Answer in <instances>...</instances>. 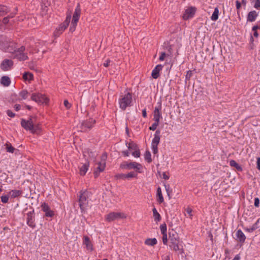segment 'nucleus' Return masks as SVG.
Instances as JSON below:
<instances>
[{"label": "nucleus", "mask_w": 260, "mask_h": 260, "mask_svg": "<svg viewBox=\"0 0 260 260\" xmlns=\"http://www.w3.org/2000/svg\"><path fill=\"white\" fill-rule=\"evenodd\" d=\"M153 216L154 218V220L157 222L161 220V216L159 213L157 212L155 208H153L152 209Z\"/></svg>", "instance_id": "nucleus-27"}, {"label": "nucleus", "mask_w": 260, "mask_h": 260, "mask_svg": "<svg viewBox=\"0 0 260 260\" xmlns=\"http://www.w3.org/2000/svg\"><path fill=\"white\" fill-rule=\"evenodd\" d=\"M1 83L4 86H8L11 83V80L8 76H3L1 79Z\"/></svg>", "instance_id": "nucleus-22"}, {"label": "nucleus", "mask_w": 260, "mask_h": 260, "mask_svg": "<svg viewBox=\"0 0 260 260\" xmlns=\"http://www.w3.org/2000/svg\"><path fill=\"white\" fill-rule=\"evenodd\" d=\"M1 201L3 203H7L8 202V200H9V197L8 196H3L1 197Z\"/></svg>", "instance_id": "nucleus-42"}, {"label": "nucleus", "mask_w": 260, "mask_h": 260, "mask_svg": "<svg viewBox=\"0 0 260 260\" xmlns=\"http://www.w3.org/2000/svg\"><path fill=\"white\" fill-rule=\"evenodd\" d=\"M218 9L217 8H216L215 9H214V11L213 12V13H212V17H216V16H218Z\"/></svg>", "instance_id": "nucleus-51"}, {"label": "nucleus", "mask_w": 260, "mask_h": 260, "mask_svg": "<svg viewBox=\"0 0 260 260\" xmlns=\"http://www.w3.org/2000/svg\"><path fill=\"white\" fill-rule=\"evenodd\" d=\"M81 14V9L79 7V5L78 4L76 9L75 10L73 16H80Z\"/></svg>", "instance_id": "nucleus-38"}, {"label": "nucleus", "mask_w": 260, "mask_h": 260, "mask_svg": "<svg viewBox=\"0 0 260 260\" xmlns=\"http://www.w3.org/2000/svg\"><path fill=\"white\" fill-rule=\"evenodd\" d=\"M71 21V17H67L66 20L57 27L53 33L54 37H58L68 27Z\"/></svg>", "instance_id": "nucleus-8"}, {"label": "nucleus", "mask_w": 260, "mask_h": 260, "mask_svg": "<svg viewBox=\"0 0 260 260\" xmlns=\"http://www.w3.org/2000/svg\"><path fill=\"white\" fill-rule=\"evenodd\" d=\"M236 235L237 240L241 243H244L246 239V236L241 230H238L236 232Z\"/></svg>", "instance_id": "nucleus-20"}, {"label": "nucleus", "mask_w": 260, "mask_h": 260, "mask_svg": "<svg viewBox=\"0 0 260 260\" xmlns=\"http://www.w3.org/2000/svg\"><path fill=\"white\" fill-rule=\"evenodd\" d=\"M126 217V215L124 213L111 212L105 215V219L106 221L111 222L119 219H125Z\"/></svg>", "instance_id": "nucleus-7"}, {"label": "nucleus", "mask_w": 260, "mask_h": 260, "mask_svg": "<svg viewBox=\"0 0 260 260\" xmlns=\"http://www.w3.org/2000/svg\"><path fill=\"white\" fill-rule=\"evenodd\" d=\"M161 105L156 107L154 110L153 119L155 121L159 122V119L161 117Z\"/></svg>", "instance_id": "nucleus-18"}, {"label": "nucleus", "mask_w": 260, "mask_h": 260, "mask_svg": "<svg viewBox=\"0 0 260 260\" xmlns=\"http://www.w3.org/2000/svg\"><path fill=\"white\" fill-rule=\"evenodd\" d=\"M145 159L148 163H150L152 161L151 155L149 151H146L145 154Z\"/></svg>", "instance_id": "nucleus-33"}, {"label": "nucleus", "mask_w": 260, "mask_h": 260, "mask_svg": "<svg viewBox=\"0 0 260 260\" xmlns=\"http://www.w3.org/2000/svg\"><path fill=\"white\" fill-rule=\"evenodd\" d=\"M185 211H186V213L189 215V216L190 218H191V217L192 216V210L191 209V208H190V207H187L185 209Z\"/></svg>", "instance_id": "nucleus-48"}, {"label": "nucleus", "mask_w": 260, "mask_h": 260, "mask_svg": "<svg viewBox=\"0 0 260 260\" xmlns=\"http://www.w3.org/2000/svg\"><path fill=\"white\" fill-rule=\"evenodd\" d=\"M142 116L144 117H147V113H146V109H144L142 110Z\"/></svg>", "instance_id": "nucleus-64"}, {"label": "nucleus", "mask_w": 260, "mask_h": 260, "mask_svg": "<svg viewBox=\"0 0 260 260\" xmlns=\"http://www.w3.org/2000/svg\"><path fill=\"white\" fill-rule=\"evenodd\" d=\"M83 239V243L86 246L87 250L92 251L93 250V244H92L90 238L87 236H84Z\"/></svg>", "instance_id": "nucleus-17"}, {"label": "nucleus", "mask_w": 260, "mask_h": 260, "mask_svg": "<svg viewBox=\"0 0 260 260\" xmlns=\"http://www.w3.org/2000/svg\"><path fill=\"white\" fill-rule=\"evenodd\" d=\"M169 240L170 241L169 246L175 251H179L182 254L184 252L183 246L180 244V238L175 231L172 230L169 233Z\"/></svg>", "instance_id": "nucleus-1"}, {"label": "nucleus", "mask_w": 260, "mask_h": 260, "mask_svg": "<svg viewBox=\"0 0 260 260\" xmlns=\"http://www.w3.org/2000/svg\"><path fill=\"white\" fill-rule=\"evenodd\" d=\"M63 104H64V106L68 109H70L71 108V104L67 100H65L64 101Z\"/></svg>", "instance_id": "nucleus-49"}, {"label": "nucleus", "mask_w": 260, "mask_h": 260, "mask_svg": "<svg viewBox=\"0 0 260 260\" xmlns=\"http://www.w3.org/2000/svg\"><path fill=\"white\" fill-rule=\"evenodd\" d=\"M32 134H38L40 131V127L39 125H33V128L30 130Z\"/></svg>", "instance_id": "nucleus-36"}, {"label": "nucleus", "mask_w": 260, "mask_h": 260, "mask_svg": "<svg viewBox=\"0 0 260 260\" xmlns=\"http://www.w3.org/2000/svg\"><path fill=\"white\" fill-rule=\"evenodd\" d=\"M259 204V200L258 198H255L254 199V205L256 207H258Z\"/></svg>", "instance_id": "nucleus-53"}, {"label": "nucleus", "mask_w": 260, "mask_h": 260, "mask_svg": "<svg viewBox=\"0 0 260 260\" xmlns=\"http://www.w3.org/2000/svg\"><path fill=\"white\" fill-rule=\"evenodd\" d=\"M79 21V17H73L70 27V31L72 32L75 30L76 25Z\"/></svg>", "instance_id": "nucleus-23"}, {"label": "nucleus", "mask_w": 260, "mask_h": 260, "mask_svg": "<svg viewBox=\"0 0 260 260\" xmlns=\"http://www.w3.org/2000/svg\"><path fill=\"white\" fill-rule=\"evenodd\" d=\"M42 210L45 213V216L52 217L54 216V212L50 210L48 205L46 203H43L41 205Z\"/></svg>", "instance_id": "nucleus-16"}, {"label": "nucleus", "mask_w": 260, "mask_h": 260, "mask_svg": "<svg viewBox=\"0 0 260 260\" xmlns=\"http://www.w3.org/2000/svg\"><path fill=\"white\" fill-rule=\"evenodd\" d=\"M111 62V60L109 59H108L106 60L105 62L104 63L103 65L105 67H108L109 66V64Z\"/></svg>", "instance_id": "nucleus-58"}, {"label": "nucleus", "mask_w": 260, "mask_h": 260, "mask_svg": "<svg viewBox=\"0 0 260 260\" xmlns=\"http://www.w3.org/2000/svg\"><path fill=\"white\" fill-rule=\"evenodd\" d=\"M160 131L159 130H156L154 138L152 140L151 143V148L153 151V154H156L158 153V148L157 146L160 142Z\"/></svg>", "instance_id": "nucleus-9"}, {"label": "nucleus", "mask_w": 260, "mask_h": 260, "mask_svg": "<svg viewBox=\"0 0 260 260\" xmlns=\"http://www.w3.org/2000/svg\"><path fill=\"white\" fill-rule=\"evenodd\" d=\"M21 125L26 130L30 131L33 128L34 124L31 118H29L27 120L22 119Z\"/></svg>", "instance_id": "nucleus-15"}, {"label": "nucleus", "mask_w": 260, "mask_h": 260, "mask_svg": "<svg viewBox=\"0 0 260 260\" xmlns=\"http://www.w3.org/2000/svg\"><path fill=\"white\" fill-rule=\"evenodd\" d=\"M89 167V162H86L83 164L80 168V174L82 176H84L85 175L87 172Z\"/></svg>", "instance_id": "nucleus-24"}, {"label": "nucleus", "mask_w": 260, "mask_h": 260, "mask_svg": "<svg viewBox=\"0 0 260 260\" xmlns=\"http://www.w3.org/2000/svg\"><path fill=\"white\" fill-rule=\"evenodd\" d=\"M22 193V191L19 190H12L9 192V194L12 198H15L20 196Z\"/></svg>", "instance_id": "nucleus-25"}, {"label": "nucleus", "mask_w": 260, "mask_h": 260, "mask_svg": "<svg viewBox=\"0 0 260 260\" xmlns=\"http://www.w3.org/2000/svg\"><path fill=\"white\" fill-rule=\"evenodd\" d=\"M257 169L260 170V157H258L256 161Z\"/></svg>", "instance_id": "nucleus-59"}, {"label": "nucleus", "mask_w": 260, "mask_h": 260, "mask_svg": "<svg viewBox=\"0 0 260 260\" xmlns=\"http://www.w3.org/2000/svg\"><path fill=\"white\" fill-rule=\"evenodd\" d=\"M167 54L165 52H161L159 56V59L160 61H163L166 57Z\"/></svg>", "instance_id": "nucleus-50"}, {"label": "nucleus", "mask_w": 260, "mask_h": 260, "mask_svg": "<svg viewBox=\"0 0 260 260\" xmlns=\"http://www.w3.org/2000/svg\"><path fill=\"white\" fill-rule=\"evenodd\" d=\"M6 151L8 152L13 153L15 149L12 146L11 143L7 142L5 144Z\"/></svg>", "instance_id": "nucleus-32"}, {"label": "nucleus", "mask_w": 260, "mask_h": 260, "mask_svg": "<svg viewBox=\"0 0 260 260\" xmlns=\"http://www.w3.org/2000/svg\"><path fill=\"white\" fill-rule=\"evenodd\" d=\"M28 91L26 90H22L19 93L20 96L21 97L22 99H26L28 96Z\"/></svg>", "instance_id": "nucleus-34"}, {"label": "nucleus", "mask_w": 260, "mask_h": 260, "mask_svg": "<svg viewBox=\"0 0 260 260\" xmlns=\"http://www.w3.org/2000/svg\"><path fill=\"white\" fill-rule=\"evenodd\" d=\"M31 100L39 104H47L48 102V99L45 95L40 93H32L31 96Z\"/></svg>", "instance_id": "nucleus-10"}, {"label": "nucleus", "mask_w": 260, "mask_h": 260, "mask_svg": "<svg viewBox=\"0 0 260 260\" xmlns=\"http://www.w3.org/2000/svg\"><path fill=\"white\" fill-rule=\"evenodd\" d=\"M258 29V25H255L252 27V30L253 31V36L255 38H257L258 36V34L257 31V29Z\"/></svg>", "instance_id": "nucleus-40"}, {"label": "nucleus", "mask_w": 260, "mask_h": 260, "mask_svg": "<svg viewBox=\"0 0 260 260\" xmlns=\"http://www.w3.org/2000/svg\"><path fill=\"white\" fill-rule=\"evenodd\" d=\"M132 155L135 157H139L140 156V152L139 149L134 150L132 153Z\"/></svg>", "instance_id": "nucleus-43"}, {"label": "nucleus", "mask_w": 260, "mask_h": 260, "mask_svg": "<svg viewBox=\"0 0 260 260\" xmlns=\"http://www.w3.org/2000/svg\"><path fill=\"white\" fill-rule=\"evenodd\" d=\"M192 75V71H188L186 73V75L185 76V79L187 80H189L190 78Z\"/></svg>", "instance_id": "nucleus-44"}, {"label": "nucleus", "mask_w": 260, "mask_h": 260, "mask_svg": "<svg viewBox=\"0 0 260 260\" xmlns=\"http://www.w3.org/2000/svg\"><path fill=\"white\" fill-rule=\"evenodd\" d=\"M128 148L129 150H133L134 151L138 149V147L135 143L132 142L128 144Z\"/></svg>", "instance_id": "nucleus-35"}, {"label": "nucleus", "mask_w": 260, "mask_h": 260, "mask_svg": "<svg viewBox=\"0 0 260 260\" xmlns=\"http://www.w3.org/2000/svg\"><path fill=\"white\" fill-rule=\"evenodd\" d=\"M9 12L8 8L3 5H0V16L7 15Z\"/></svg>", "instance_id": "nucleus-31"}, {"label": "nucleus", "mask_w": 260, "mask_h": 260, "mask_svg": "<svg viewBox=\"0 0 260 260\" xmlns=\"http://www.w3.org/2000/svg\"><path fill=\"white\" fill-rule=\"evenodd\" d=\"M159 124V122L155 121L154 123L152 124L151 126L149 127V129L151 131H154L156 129L157 126Z\"/></svg>", "instance_id": "nucleus-41"}, {"label": "nucleus", "mask_w": 260, "mask_h": 260, "mask_svg": "<svg viewBox=\"0 0 260 260\" xmlns=\"http://www.w3.org/2000/svg\"><path fill=\"white\" fill-rule=\"evenodd\" d=\"M119 107L122 110H125L128 107L131 106L132 102V95L130 92H127L124 95H121L119 99Z\"/></svg>", "instance_id": "nucleus-4"}, {"label": "nucleus", "mask_w": 260, "mask_h": 260, "mask_svg": "<svg viewBox=\"0 0 260 260\" xmlns=\"http://www.w3.org/2000/svg\"><path fill=\"white\" fill-rule=\"evenodd\" d=\"M90 196V192L86 190H81L79 192L78 199L79 205L82 213H85L88 205V199Z\"/></svg>", "instance_id": "nucleus-3"}, {"label": "nucleus", "mask_w": 260, "mask_h": 260, "mask_svg": "<svg viewBox=\"0 0 260 260\" xmlns=\"http://www.w3.org/2000/svg\"><path fill=\"white\" fill-rule=\"evenodd\" d=\"M163 178L165 180H168L169 179V176L167 175L165 172H164L162 174Z\"/></svg>", "instance_id": "nucleus-60"}, {"label": "nucleus", "mask_w": 260, "mask_h": 260, "mask_svg": "<svg viewBox=\"0 0 260 260\" xmlns=\"http://www.w3.org/2000/svg\"><path fill=\"white\" fill-rule=\"evenodd\" d=\"M26 223L27 225L32 228H35L34 211L32 210V211L28 212L26 214Z\"/></svg>", "instance_id": "nucleus-13"}, {"label": "nucleus", "mask_w": 260, "mask_h": 260, "mask_svg": "<svg viewBox=\"0 0 260 260\" xmlns=\"http://www.w3.org/2000/svg\"><path fill=\"white\" fill-rule=\"evenodd\" d=\"M137 174L134 172H131L127 174H126V178L129 179L132 178H137Z\"/></svg>", "instance_id": "nucleus-37"}, {"label": "nucleus", "mask_w": 260, "mask_h": 260, "mask_svg": "<svg viewBox=\"0 0 260 260\" xmlns=\"http://www.w3.org/2000/svg\"><path fill=\"white\" fill-rule=\"evenodd\" d=\"M160 229L162 234H167V225L165 223L162 224L160 226Z\"/></svg>", "instance_id": "nucleus-39"}, {"label": "nucleus", "mask_w": 260, "mask_h": 260, "mask_svg": "<svg viewBox=\"0 0 260 260\" xmlns=\"http://www.w3.org/2000/svg\"><path fill=\"white\" fill-rule=\"evenodd\" d=\"M102 159H103V160L101 162H99L98 164V166L97 167V168H96V170L94 171V173H93L95 178H97L99 176L100 173L101 172L104 171V170L105 169V167H106L105 160L106 159L107 155L103 154L102 155Z\"/></svg>", "instance_id": "nucleus-11"}, {"label": "nucleus", "mask_w": 260, "mask_h": 260, "mask_svg": "<svg viewBox=\"0 0 260 260\" xmlns=\"http://www.w3.org/2000/svg\"><path fill=\"white\" fill-rule=\"evenodd\" d=\"M122 153L123 154V155L124 156H128L129 155V152L127 150H126V151H123L122 152Z\"/></svg>", "instance_id": "nucleus-62"}, {"label": "nucleus", "mask_w": 260, "mask_h": 260, "mask_svg": "<svg viewBox=\"0 0 260 260\" xmlns=\"http://www.w3.org/2000/svg\"><path fill=\"white\" fill-rule=\"evenodd\" d=\"M7 114L10 117H14L15 116V114L10 110L7 111Z\"/></svg>", "instance_id": "nucleus-52"}, {"label": "nucleus", "mask_w": 260, "mask_h": 260, "mask_svg": "<svg viewBox=\"0 0 260 260\" xmlns=\"http://www.w3.org/2000/svg\"><path fill=\"white\" fill-rule=\"evenodd\" d=\"M230 165L231 167H235L238 171H242V168L234 160H231L230 161Z\"/></svg>", "instance_id": "nucleus-30"}, {"label": "nucleus", "mask_w": 260, "mask_h": 260, "mask_svg": "<svg viewBox=\"0 0 260 260\" xmlns=\"http://www.w3.org/2000/svg\"><path fill=\"white\" fill-rule=\"evenodd\" d=\"M162 240L164 244L167 245L168 242V238H167V234H162Z\"/></svg>", "instance_id": "nucleus-46"}, {"label": "nucleus", "mask_w": 260, "mask_h": 260, "mask_svg": "<svg viewBox=\"0 0 260 260\" xmlns=\"http://www.w3.org/2000/svg\"><path fill=\"white\" fill-rule=\"evenodd\" d=\"M236 8H237V9L238 12L239 10H240V9L241 8L242 4L238 1H236Z\"/></svg>", "instance_id": "nucleus-55"}, {"label": "nucleus", "mask_w": 260, "mask_h": 260, "mask_svg": "<svg viewBox=\"0 0 260 260\" xmlns=\"http://www.w3.org/2000/svg\"><path fill=\"white\" fill-rule=\"evenodd\" d=\"M95 120L92 118L84 120L81 123V128L83 131L91 129L95 123Z\"/></svg>", "instance_id": "nucleus-12"}, {"label": "nucleus", "mask_w": 260, "mask_h": 260, "mask_svg": "<svg viewBox=\"0 0 260 260\" xmlns=\"http://www.w3.org/2000/svg\"><path fill=\"white\" fill-rule=\"evenodd\" d=\"M245 230L248 232L251 233L255 230V228L251 226L250 228L245 229Z\"/></svg>", "instance_id": "nucleus-57"}, {"label": "nucleus", "mask_w": 260, "mask_h": 260, "mask_svg": "<svg viewBox=\"0 0 260 260\" xmlns=\"http://www.w3.org/2000/svg\"><path fill=\"white\" fill-rule=\"evenodd\" d=\"M21 106L19 104H16L14 106V108L16 111H18L20 109Z\"/></svg>", "instance_id": "nucleus-61"}, {"label": "nucleus", "mask_w": 260, "mask_h": 260, "mask_svg": "<svg viewBox=\"0 0 260 260\" xmlns=\"http://www.w3.org/2000/svg\"><path fill=\"white\" fill-rule=\"evenodd\" d=\"M28 66L30 69L35 70V66L33 61H30L28 62Z\"/></svg>", "instance_id": "nucleus-56"}, {"label": "nucleus", "mask_w": 260, "mask_h": 260, "mask_svg": "<svg viewBox=\"0 0 260 260\" xmlns=\"http://www.w3.org/2000/svg\"><path fill=\"white\" fill-rule=\"evenodd\" d=\"M259 219H258L256 221V222H255V223H254V224L252 226H253V227L255 228V230H256V229H257L258 228V225H258V223L259 222Z\"/></svg>", "instance_id": "nucleus-63"}, {"label": "nucleus", "mask_w": 260, "mask_h": 260, "mask_svg": "<svg viewBox=\"0 0 260 260\" xmlns=\"http://www.w3.org/2000/svg\"><path fill=\"white\" fill-rule=\"evenodd\" d=\"M196 8L194 7H188L185 10V14L183 16H192L195 14Z\"/></svg>", "instance_id": "nucleus-21"}, {"label": "nucleus", "mask_w": 260, "mask_h": 260, "mask_svg": "<svg viewBox=\"0 0 260 260\" xmlns=\"http://www.w3.org/2000/svg\"><path fill=\"white\" fill-rule=\"evenodd\" d=\"M157 241L156 238H148L144 242L145 244L149 246H154L157 244Z\"/></svg>", "instance_id": "nucleus-26"}, {"label": "nucleus", "mask_w": 260, "mask_h": 260, "mask_svg": "<svg viewBox=\"0 0 260 260\" xmlns=\"http://www.w3.org/2000/svg\"><path fill=\"white\" fill-rule=\"evenodd\" d=\"M23 78L25 81H32L34 80V75L29 72H25L23 75Z\"/></svg>", "instance_id": "nucleus-29"}, {"label": "nucleus", "mask_w": 260, "mask_h": 260, "mask_svg": "<svg viewBox=\"0 0 260 260\" xmlns=\"http://www.w3.org/2000/svg\"><path fill=\"white\" fill-rule=\"evenodd\" d=\"M120 168L122 169L131 170L134 169L137 172L141 173L142 165L137 162L126 161H123L120 165Z\"/></svg>", "instance_id": "nucleus-5"}, {"label": "nucleus", "mask_w": 260, "mask_h": 260, "mask_svg": "<svg viewBox=\"0 0 260 260\" xmlns=\"http://www.w3.org/2000/svg\"><path fill=\"white\" fill-rule=\"evenodd\" d=\"M13 61L11 59H4L1 64V68L3 71H7L10 70L13 66Z\"/></svg>", "instance_id": "nucleus-14"}, {"label": "nucleus", "mask_w": 260, "mask_h": 260, "mask_svg": "<svg viewBox=\"0 0 260 260\" xmlns=\"http://www.w3.org/2000/svg\"><path fill=\"white\" fill-rule=\"evenodd\" d=\"M254 7L257 9L260 8V0H255L254 2Z\"/></svg>", "instance_id": "nucleus-47"}, {"label": "nucleus", "mask_w": 260, "mask_h": 260, "mask_svg": "<svg viewBox=\"0 0 260 260\" xmlns=\"http://www.w3.org/2000/svg\"><path fill=\"white\" fill-rule=\"evenodd\" d=\"M115 177L117 179H126V174H118L116 175Z\"/></svg>", "instance_id": "nucleus-45"}, {"label": "nucleus", "mask_w": 260, "mask_h": 260, "mask_svg": "<svg viewBox=\"0 0 260 260\" xmlns=\"http://www.w3.org/2000/svg\"><path fill=\"white\" fill-rule=\"evenodd\" d=\"M163 66L161 64L157 65L152 70L151 76L154 79H157L159 76V72L162 70Z\"/></svg>", "instance_id": "nucleus-19"}, {"label": "nucleus", "mask_w": 260, "mask_h": 260, "mask_svg": "<svg viewBox=\"0 0 260 260\" xmlns=\"http://www.w3.org/2000/svg\"><path fill=\"white\" fill-rule=\"evenodd\" d=\"M25 47L21 46L18 48H16L13 54H14V58H16L19 61H24L28 59L27 53H25Z\"/></svg>", "instance_id": "nucleus-6"}, {"label": "nucleus", "mask_w": 260, "mask_h": 260, "mask_svg": "<svg viewBox=\"0 0 260 260\" xmlns=\"http://www.w3.org/2000/svg\"><path fill=\"white\" fill-rule=\"evenodd\" d=\"M157 201L159 203H162L164 201V199L162 194L160 187H158L157 189Z\"/></svg>", "instance_id": "nucleus-28"}, {"label": "nucleus", "mask_w": 260, "mask_h": 260, "mask_svg": "<svg viewBox=\"0 0 260 260\" xmlns=\"http://www.w3.org/2000/svg\"><path fill=\"white\" fill-rule=\"evenodd\" d=\"M0 46L4 51L13 54L17 48V43L11 38L2 37L0 40Z\"/></svg>", "instance_id": "nucleus-2"}, {"label": "nucleus", "mask_w": 260, "mask_h": 260, "mask_svg": "<svg viewBox=\"0 0 260 260\" xmlns=\"http://www.w3.org/2000/svg\"><path fill=\"white\" fill-rule=\"evenodd\" d=\"M257 13L255 11H251L250 12H249L247 15V16L248 17H253V16H257Z\"/></svg>", "instance_id": "nucleus-54"}]
</instances>
